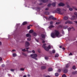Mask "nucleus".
<instances>
[{
    "instance_id": "nucleus-1",
    "label": "nucleus",
    "mask_w": 77,
    "mask_h": 77,
    "mask_svg": "<svg viewBox=\"0 0 77 77\" xmlns=\"http://www.w3.org/2000/svg\"><path fill=\"white\" fill-rule=\"evenodd\" d=\"M60 35V33L59 31L55 29L53 33H51V36L52 38H59V35Z\"/></svg>"
},
{
    "instance_id": "nucleus-2",
    "label": "nucleus",
    "mask_w": 77,
    "mask_h": 77,
    "mask_svg": "<svg viewBox=\"0 0 77 77\" xmlns=\"http://www.w3.org/2000/svg\"><path fill=\"white\" fill-rule=\"evenodd\" d=\"M55 12L58 13L59 14H60V15H63L64 14V11L61 12L60 8L57 9V10L55 11Z\"/></svg>"
},
{
    "instance_id": "nucleus-3",
    "label": "nucleus",
    "mask_w": 77,
    "mask_h": 77,
    "mask_svg": "<svg viewBox=\"0 0 77 77\" xmlns=\"http://www.w3.org/2000/svg\"><path fill=\"white\" fill-rule=\"evenodd\" d=\"M30 56H31L32 58H33L34 59L38 60V59H37V58H36V57H37V54H31Z\"/></svg>"
},
{
    "instance_id": "nucleus-4",
    "label": "nucleus",
    "mask_w": 77,
    "mask_h": 77,
    "mask_svg": "<svg viewBox=\"0 0 77 77\" xmlns=\"http://www.w3.org/2000/svg\"><path fill=\"white\" fill-rule=\"evenodd\" d=\"M46 45V44L45 43L44 44H43V45L42 46L43 48H44L45 50H46L47 51H49V50L48 49V47H45V45Z\"/></svg>"
},
{
    "instance_id": "nucleus-5",
    "label": "nucleus",
    "mask_w": 77,
    "mask_h": 77,
    "mask_svg": "<svg viewBox=\"0 0 77 77\" xmlns=\"http://www.w3.org/2000/svg\"><path fill=\"white\" fill-rule=\"evenodd\" d=\"M30 45V43L28 42H25V47H27Z\"/></svg>"
},
{
    "instance_id": "nucleus-6",
    "label": "nucleus",
    "mask_w": 77,
    "mask_h": 77,
    "mask_svg": "<svg viewBox=\"0 0 77 77\" xmlns=\"http://www.w3.org/2000/svg\"><path fill=\"white\" fill-rule=\"evenodd\" d=\"M64 71L63 72L64 73H67L68 72V69H66V68H64L63 69Z\"/></svg>"
},
{
    "instance_id": "nucleus-7",
    "label": "nucleus",
    "mask_w": 77,
    "mask_h": 77,
    "mask_svg": "<svg viewBox=\"0 0 77 77\" xmlns=\"http://www.w3.org/2000/svg\"><path fill=\"white\" fill-rule=\"evenodd\" d=\"M72 24V22L70 21H67L65 23V24Z\"/></svg>"
},
{
    "instance_id": "nucleus-8",
    "label": "nucleus",
    "mask_w": 77,
    "mask_h": 77,
    "mask_svg": "<svg viewBox=\"0 0 77 77\" xmlns=\"http://www.w3.org/2000/svg\"><path fill=\"white\" fill-rule=\"evenodd\" d=\"M58 6H65V4L62 3H60L58 4Z\"/></svg>"
},
{
    "instance_id": "nucleus-9",
    "label": "nucleus",
    "mask_w": 77,
    "mask_h": 77,
    "mask_svg": "<svg viewBox=\"0 0 77 77\" xmlns=\"http://www.w3.org/2000/svg\"><path fill=\"white\" fill-rule=\"evenodd\" d=\"M29 48H26H26H24L22 50L23 51H28V49H29Z\"/></svg>"
},
{
    "instance_id": "nucleus-10",
    "label": "nucleus",
    "mask_w": 77,
    "mask_h": 77,
    "mask_svg": "<svg viewBox=\"0 0 77 77\" xmlns=\"http://www.w3.org/2000/svg\"><path fill=\"white\" fill-rule=\"evenodd\" d=\"M70 66V64L69 63L67 64L66 65V68H69V66Z\"/></svg>"
},
{
    "instance_id": "nucleus-11",
    "label": "nucleus",
    "mask_w": 77,
    "mask_h": 77,
    "mask_svg": "<svg viewBox=\"0 0 77 77\" xmlns=\"http://www.w3.org/2000/svg\"><path fill=\"white\" fill-rule=\"evenodd\" d=\"M42 69H46V66H43L41 67Z\"/></svg>"
},
{
    "instance_id": "nucleus-12",
    "label": "nucleus",
    "mask_w": 77,
    "mask_h": 77,
    "mask_svg": "<svg viewBox=\"0 0 77 77\" xmlns=\"http://www.w3.org/2000/svg\"><path fill=\"white\" fill-rule=\"evenodd\" d=\"M75 16H73L71 18V20H75Z\"/></svg>"
},
{
    "instance_id": "nucleus-13",
    "label": "nucleus",
    "mask_w": 77,
    "mask_h": 77,
    "mask_svg": "<svg viewBox=\"0 0 77 77\" xmlns=\"http://www.w3.org/2000/svg\"><path fill=\"white\" fill-rule=\"evenodd\" d=\"M48 1V0H42L41 1V2H42L43 3H46V2H47Z\"/></svg>"
},
{
    "instance_id": "nucleus-14",
    "label": "nucleus",
    "mask_w": 77,
    "mask_h": 77,
    "mask_svg": "<svg viewBox=\"0 0 77 77\" xmlns=\"http://www.w3.org/2000/svg\"><path fill=\"white\" fill-rule=\"evenodd\" d=\"M26 37H31V35L30 34H27L26 35Z\"/></svg>"
},
{
    "instance_id": "nucleus-15",
    "label": "nucleus",
    "mask_w": 77,
    "mask_h": 77,
    "mask_svg": "<svg viewBox=\"0 0 77 77\" xmlns=\"http://www.w3.org/2000/svg\"><path fill=\"white\" fill-rule=\"evenodd\" d=\"M53 71V69L51 68H49L48 69V71Z\"/></svg>"
},
{
    "instance_id": "nucleus-16",
    "label": "nucleus",
    "mask_w": 77,
    "mask_h": 77,
    "mask_svg": "<svg viewBox=\"0 0 77 77\" xmlns=\"http://www.w3.org/2000/svg\"><path fill=\"white\" fill-rule=\"evenodd\" d=\"M63 19L64 20H67L68 19V18L67 17L65 16L64 17Z\"/></svg>"
},
{
    "instance_id": "nucleus-17",
    "label": "nucleus",
    "mask_w": 77,
    "mask_h": 77,
    "mask_svg": "<svg viewBox=\"0 0 77 77\" xmlns=\"http://www.w3.org/2000/svg\"><path fill=\"white\" fill-rule=\"evenodd\" d=\"M33 32V31L32 29H31L30 30H29V33H32Z\"/></svg>"
},
{
    "instance_id": "nucleus-18",
    "label": "nucleus",
    "mask_w": 77,
    "mask_h": 77,
    "mask_svg": "<svg viewBox=\"0 0 77 77\" xmlns=\"http://www.w3.org/2000/svg\"><path fill=\"white\" fill-rule=\"evenodd\" d=\"M45 15H49L50 13L48 11H46L45 12Z\"/></svg>"
},
{
    "instance_id": "nucleus-19",
    "label": "nucleus",
    "mask_w": 77,
    "mask_h": 77,
    "mask_svg": "<svg viewBox=\"0 0 77 77\" xmlns=\"http://www.w3.org/2000/svg\"><path fill=\"white\" fill-rule=\"evenodd\" d=\"M27 22H24L23 23V26L24 25H26V24H27Z\"/></svg>"
},
{
    "instance_id": "nucleus-20",
    "label": "nucleus",
    "mask_w": 77,
    "mask_h": 77,
    "mask_svg": "<svg viewBox=\"0 0 77 77\" xmlns=\"http://www.w3.org/2000/svg\"><path fill=\"white\" fill-rule=\"evenodd\" d=\"M53 17V16H49V18H48V20H50V19H52Z\"/></svg>"
},
{
    "instance_id": "nucleus-21",
    "label": "nucleus",
    "mask_w": 77,
    "mask_h": 77,
    "mask_svg": "<svg viewBox=\"0 0 77 77\" xmlns=\"http://www.w3.org/2000/svg\"><path fill=\"white\" fill-rule=\"evenodd\" d=\"M74 29V27H72V28H68V31H70V30H71V29Z\"/></svg>"
},
{
    "instance_id": "nucleus-22",
    "label": "nucleus",
    "mask_w": 77,
    "mask_h": 77,
    "mask_svg": "<svg viewBox=\"0 0 77 77\" xmlns=\"http://www.w3.org/2000/svg\"><path fill=\"white\" fill-rule=\"evenodd\" d=\"M33 34L34 36H37V34H36L35 32H33Z\"/></svg>"
},
{
    "instance_id": "nucleus-23",
    "label": "nucleus",
    "mask_w": 77,
    "mask_h": 77,
    "mask_svg": "<svg viewBox=\"0 0 77 77\" xmlns=\"http://www.w3.org/2000/svg\"><path fill=\"white\" fill-rule=\"evenodd\" d=\"M41 36L42 38H45V35L44 34H42Z\"/></svg>"
},
{
    "instance_id": "nucleus-24",
    "label": "nucleus",
    "mask_w": 77,
    "mask_h": 77,
    "mask_svg": "<svg viewBox=\"0 0 77 77\" xmlns=\"http://www.w3.org/2000/svg\"><path fill=\"white\" fill-rule=\"evenodd\" d=\"M53 27H54V26H53V25H50L49 26V29H50V28H53Z\"/></svg>"
},
{
    "instance_id": "nucleus-25",
    "label": "nucleus",
    "mask_w": 77,
    "mask_h": 77,
    "mask_svg": "<svg viewBox=\"0 0 77 77\" xmlns=\"http://www.w3.org/2000/svg\"><path fill=\"white\" fill-rule=\"evenodd\" d=\"M77 74V71H74L72 73V74Z\"/></svg>"
},
{
    "instance_id": "nucleus-26",
    "label": "nucleus",
    "mask_w": 77,
    "mask_h": 77,
    "mask_svg": "<svg viewBox=\"0 0 77 77\" xmlns=\"http://www.w3.org/2000/svg\"><path fill=\"white\" fill-rule=\"evenodd\" d=\"M30 26H32V25H29V26H27V29H30Z\"/></svg>"
},
{
    "instance_id": "nucleus-27",
    "label": "nucleus",
    "mask_w": 77,
    "mask_h": 77,
    "mask_svg": "<svg viewBox=\"0 0 77 77\" xmlns=\"http://www.w3.org/2000/svg\"><path fill=\"white\" fill-rule=\"evenodd\" d=\"M55 57H59V54H55Z\"/></svg>"
},
{
    "instance_id": "nucleus-28",
    "label": "nucleus",
    "mask_w": 77,
    "mask_h": 77,
    "mask_svg": "<svg viewBox=\"0 0 77 77\" xmlns=\"http://www.w3.org/2000/svg\"><path fill=\"white\" fill-rule=\"evenodd\" d=\"M52 5L53 6H56V3L55 2H53L52 3Z\"/></svg>"
},
{
    "instance_id": "nucleus-29",
    "label": "nucleus",
    "mask_w": 77,
    "mask_h": 77,
    "mask_svg": "<svg viewBox=\"0 0 77 77\" xmlns=\"http://www.w3.org/2000/svg\"><path fill=\"white\" fill-rule=\"evenodd\" d=\"M55 75L56 76V77H57V76L59 75V74H58L57 73H56L55 74Z\"/></svg>"
},
{
    "instance_id": "nucleus-30",
    "label": "nucleus",
    "mask_w": 77,
    "mask_h": 77,
    "mask_svg": "<svg viewBox=\"0 0 77 77\" xmlns=\"http://www.w3.org/2000/svg\"><path fill=\"white\" fill-rule=\"evenodd\" d=\"M56 53V51H55V50H52V53L53 54H54V53Z\"/></svg>"
},
{
    "instance_id": "nucleus-31",
    "label": "nucleus",
    "mask_w": 77,
    "mask_h": 77,
    "mask_svg": "<svg viewBox=\"0 0 77 77\" xmlns=\"http://www.w3.org/2000/svg\"><path fill=\"white\" fill-rule=\"evenodd\" d=\"M48 50H49V49H51V46L50 45H49L48 47Z\"/></svg>"
},
{
    "instance_id": "nucleus-32",
    "label": "nucleus",
    "mask_w": 77,
    "mask_h": 77,
    "mask_svg": "<svg viewBox=\"0 0 77 77\" xmlns=\"http://www.w3.org/2000/svg\"><path fill=\"white\" fill-rule=\"evenodd\" d=\"M68 26H66L64 27V29H67V28H68Z\"/></svg>"
},
{
    "instance_id": "nucleus-33",
    "label": "nucleus",
    "mask_w": 77,
    "mask_h": 77,
    "mask_svg": "<svg viewBox=\"0 0 77 77\" xmlns=\"http://www.w3.org/2000/svg\"><path fill=\"white\" fill-rule=\"evenodd\" d=\"M72 68L73 69H75V66H73L72 67Z\"/></svg>"
},
{
    "instance_id": "nucleus-34",
    "label": "nucleus",
    "mask_w": 77,
    "mask_h": 77,
    "mask_svg": "<svg viewBox=\"0 0 77 77\" xmlns=\"http://www.w3.org/2000/svg\"><path fill=\"white\" fill-rule=\"evenodd\" d=\"M60 24V22H57L56 23V24Z\"/></svg>"
},
{
    "instance_id": "nucleus-35",
    "label": "nucleus",
    "mask_w": 77,
    "mask_h": 77,
    "mask_svg": "<svg viewBox=\"0 0 77 77\" xmlns=\"http://www.w3.org/2000/svg\"><path fill=\"white\" fill-rule=\"evenodd\" d=\"M13 57H16V54H13Z\"/></svg>"
},
{
    "instance_id": "nucleus-36",
    "label": "nucleus",
    "mask_w": 77,
    "mask_h": 77,
    "mask_svg": "<svg viewBox=\"0 0 77 77\" xmlns=\"http://www.w3.org/2000/svg\"><path fill=\"white\" fill-rule=\"evenodd\" d=\"M61 71V69H59L58 70V72H60Z\"/></svg>"
},
{
    "instance_id": "nucleus-37",
    "label": "nucleus",
    "mask_w": 77,
    "mask_h": 77,
    "mask_svg": "<svg viewBox=\"0 0 77 77\" xmlns=\"http://www.w3.org/2000/svg\"><path fill=\"white\" fill-rule=\"evenodd\" d=\"M22 54L23 55L25 56H27V55L24 53H22Z\"/></svg>"
},
{
    "instance_id": "nucleus-38",
    "label": "nucleus",
    "mask_w": 77,
    "mask_h": 77,
    "mask_svg": "<svg viewBox=\"0 0 77 77\" xmlns=\"http://www.w3.org/2000/svg\"><path fill=\"white\" fill-rule=\"evenodd\" d=\"M52 20H56V18L55 17H53Z\"/></svg>"
},
{
    "instance_id": "nucleus-39",
    "label": "nucleus",
    "mask_w": 77,
    "mask_h": 77,
    "mask_svg": "<svg viewBox=\"0 0 77 77\" xmlns=\"http://www.w3.org/2000/svg\"><path fill=\"white\" fill-rule=\"evenodd\" d=\"M69 11H72L73 9L72 8H69Z\"/></svg>"
},
{
    "instance_id": "nucleus-40",
    "label": "nucleus",
    "mask_w": 77,
    "mask_h": 77,
    "mask_svg": "<svg viewBox=\"0 0 77 77\" xmlns=\"http://www.w3.org/2000/svg\"><path fill=\"white\" fill-rule=\"evenodd\" d=\"M51 4H49L48 5V7H50V6H51Z\"/></svg>"
},
{
    "instance_id": "nucleus-41",
    "label": "nucleus",
    "mask_w": 77,
    "mask_h": 77,
    "mask_svg": "<svg viewBox=\"0 0 77 77\" xmlns=\"http://www.w3.org/2000/svg\"><path fill=\"white\" fill-rule=\"evenodd\" d=\"M62 77H66V75H65V74H64L63 75Z\"/></svg>"
},
{
    "instance_id": "nucleus-42",
    "label": "nucleus",
    "mask_w": 77,
    "mask_h": 77,
    "mask_svg": "<svg viewBox=\"0 0 77 77\" xmlns=\"http://www.w3.org/2000/svg\"><path fill=\"white\" fill-rule=\"evenodd\" d=\"M28 41H31V38H27Z\"/></svg>"
},
{
    "instance_id": "nucleus-43",
    "label": "nucleus",
    "mask_w": 77,
    "mask_h": 77,
    "mask_svg": "<svg viewBox=\"0 0 77 77\" xmlns=\"http://www.w3.org/2000/svg\"><path fill=\"white\" fill-rule=\"evenodd\" d=\"M45 59L46 60H47L48 59V57H45Z\"/></svg>"
},
{
    "instance_id": "nucleus-44",
    "label": "nucleus",
    "mask_w": 77,
    "mask_h": 77,
    "mask_svg": "<svg viewBox=\"0 0 77 77\" xmlns=\"http://www.w3.org/2000/svg\"><path fill=\"white\" fill-rule=\"evenodd\" d=\"M72 8L73 9H75V10H76L77 9L76 8V7H72Z\"/></svg>"
},
{
    "instance_id": "nucleus-45",
    "label": "nucleus",
    "mask_w": 77,
    "mask_h": 77,
    "mask_svg": "<svg viewBox=\"0 0 77 77\" xmlns=\"http://www.w3.org/2000/svg\"><path fill=\"white\" fill-rule=\"evenodd\" d=\"M20 70L21 71H24V69L23 68H21L20 69Z\"/></svg>"
},
{
    "instance_id": "nucleus-46",
    "label": "nucleus",
    "mask_w": 77,
    "mask_h": 77,
    "mask_svg": "<svg viewBox=\"0 0 77 77\" xmlns=\"http://www.w3.org/2000/svg\"><path fill=\"white\" fill-rule=\"evenodd\" d=\"M53 21H51L50 22V24L52 25V24H53Z\"/></svg>"
},
{
    "instance_id": "nucleus-47",
    "label": "nucleus",
    "mask_w": 77,
    "mask_h": 77,
    "mask_svg": "<svg viewBox=\"0 0 77 77\" xmlns=\"http://www.w3.org/2000/svg\"><path fill=\"white\" fill-rule=\"evenodd\" d=\"M48 9H49V8H47L45 9V11H48Z\"/></svg>"
},
{
    "instance_id": "nucleus-48",
    "label": "nucleus",
    "mask_w": 77,
    "mask_h": 77,
    "mask_svg": "<svg viewBox=\"0 0 77 77\" xmlns=\"http://www.w3.org/2000/svg\"><path fill=\"white\" fill-rule=\"evenodd\" d=\"M74 15H75L76 16L77 15V12H75L74 13Z\"/></svg>"
},
{
    "instance_id": "nucleus-49",
    "label": "nucleus",
    "mask_w": 77,
    "mask_h": 77,
    "mask_svg": "<svg viewBox=\"0 0 77 77\" xmlns=\"http://www.w3.org/2000/svg\"><path fill=\"white\" fill-rule=\"evenodd\" d=\"M11 71H12L13 72H14V69H11Z\"/></svg>"
},
{
    "instance_id": "nucleus-50",
    "label": "nucleus",
    "mask_w": 77,
    "mask_h": 77,
    "mask_svg": "<svg viewBox=\"0 0 77 77\" xmlns=\"http://www.w3.org/2000/svg\"><path fill=\"white\" fill-rule=\"evenodd\" d=\"M32 53H35V51L34 50H32Z\"/></svg>"
},
{
    "instance_id": "nucleus-51",
    "label": "nucleus",
    "mask_w": 77,
    "mask_h": 77,
    "mask_svg": "<svg viewBox=\"0 0 77 77\" xmlns=\"http://www.w3.org/2000/svg\"><path fill=\"white\" fill-rule=\"evenodd\" d=\"M71 56L72 55V54L71 53H70L69 54V56H71Z\"/></svg>"
},
{
    "instance_id": "nucleus-52",
    "label": "nucleus",
    "mask_w": 77,
    "mask_h": 77,
    "mask_svg": "<svg viewBox=\"0 0 77 77\" xmlns=\"http://www.w3.org/2000/svg\"><path fill=\"white\" fill-rule=\"evenodd\" d=\"M1 66H2V67H4L5 66V65L4 64H2L1 65Z\"/></svg>"
},
{
    "instance_id": "nucleus-53",
    "label": "nucleus",
    "mask_w": 77,
    "mask_h": 77,
    "mask_svg": "<svg viewBox=\"0 0 77 77\" xmlns=\"http://www.w3.org/2000/svg\"><path fill=\"white\" fill-rule=\"evenodd\" d=\"M45 41L43 40V41H42V42L43 43H45Z\"/></svg>"
},
{
    "instance_id": "nucleus-54",
    "label": "nucleus",
    "mask_w": 77,
    "mask_h": 77,
    "mask_svg": "<svg viewBox=\"0 0 77 77\" xmlns=\"http://www.w3.org/2000/svg\"><path fill=\"white\" fill-rule=\"evenodd\" d=\"M62 49L63 50H65V48H63Z\"/></svg>"
},
{
    "instance_id": "nucleus-55",
    "label": "nucleus",
    "mask_w": 77,
    "mask_h": 77,
    "mask_svg": "<svg viewBox=\"0 0 77 77\" xmlns=\"http://www.w3.org/2000/svg\"><path fill=\"white\" fill-rule=\"evenodd\" d=\"M45 77H50L49 75H48L46 76Z\"/></svg>"
},
{
    "instance_id": "nucleus-56",
    "label": "nucleus",
    "mask_w": 77,
    "mask_h": 77,
    "mask_svg": "<svg viewBox=\"0 0 77 77\" xmlns=\"http://www.w3.org/2000/svg\"><path fill=\"white\" fill-rule=\"evenodd\" d=\"M63 11H66V9H63Z\"/></svg>"
},
{
    "instance_id": "nucleus-57",
    "label": "nucleus",
    "mask_w": 77,
    "mask_h": 77,
    "mask_svg": "<svg viewBox=\"0 0 77 77\" xmlns=\"http://www.w3.org/2000/svg\"><path fill=\"white\" fill-rule=\"evenodd\" d=\"M2 45V42H0V45Z\"/></svg>"
},
{
    "instance_id": "nucleus-58",
    "label": "nucleus",
    "mask_w": 77,
    "mask_h": 77,
    "mask_svg": "<svg viewBox=\"0 0 77 77\" xmlns=\"http://www.w3.org/2000/svg\"><path fill=\"white\" fill-rule=\"evenodd\" d=\"M15 51V50H14V49H13L12 50V51Z\"/></svg>"
},
{
    "instance_id": "nucleus-59",
    "label": "nucleus",
    "mask_w": 77,
    "mask_h": 77,
    "mask_svg": "<svg viewBox=\"0 0 77 77\" xmlns=\"http://www.w3.org/2000/svg\"><path fill=\"white\" fill-rule=\"evenodd\" d=\"M0 60H2V58L0 57Z\"/></svg>"
},
{
    "instance_id": "nucleus-60",
    "label": "nucleus",
    "mask_w": 77,
    "mask_h": 77,
    "mask_svg": "<svg viewBox=\"0 0 77 77\" xmlns=\"http://www.w3.org/2000/svg\"><path fill=\"white\" fill-rule=\"evenodd\" d=\"M28 77H30V75H29V74H28Z\"/></svg>"
},
{
    "instance_id": "nucleus-61",
    "label": "nucleus",
    "mask_w": 77,
    "mask_h": 77,
    "mask_svg": "<svg viewBox=\"0 0 77 77\" xmlns=\"http://www.w3.org/2000/svg\"><path fill=\"white\" fill-rule=\"evenodd\" d=\"M75 23H76V24H77V21H74Z\"/></svg>"
},
{
    "instance_id": "nucleus-62",
    "label": "nucleus",
    "mask_w": 77,
    "mask_h": 77,
    "mask_svg": "<svg viewBox=\"0 0 77 77\" xmlns=\"http://www.w3.org/2000/svg\"><path fill=\"white\" fill-rule=\"evenodd\" d=\"M23 77H26V75H24L23 76Z\"/></svg>"
},
{
    "instance_id": "nucleus-63",
    "label": "nucleus",
    "mask_w": 77,
    "mask_h": 77,
    "mask_svg": "<svg viewBox=\"0 0 77 77\" xmlns=\"http://www.w3.org/2000/svg\"><path fill=\"white\" fill-rule=\"evenodd\" d=\"M60 48H62V46H60Z\"/></svg>"
},
{
    "instance_id": "nucleus-64",
    "label": "nucleus",
    "mask_w": 77,
    "mask_h": 77,
    "mask_svg": "<svg viewBox=\"0 0 77 77\" xmlns=\"http://www.w3.org/2000/svg\"><path fill=\"white\" fill-rule=\"evenodd\" d=\"M40 9V8H37V9Z\"/></svg>"
}]
</instances>
